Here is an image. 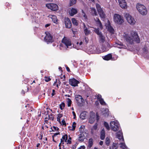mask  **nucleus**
Returning <instances> with one entry per match:
<instances>
[{
  "mask_svg": "<svg viewBox=\"0 0 149 149\" xmlns=\"http://www.w3.org/2000/svg\"><path fill=\"white\" fill-rule=\"evenodd\" d=\"M130 34L131 35L125 33H124V38L127 43L132 45L134 41L137 43H140V39L136 32L132 31Z\"/></svg>",
  "mask_w": 149,
  "mask_h": 149,
  "instance_id": "1",
  "label": "nucleus"
},
{
  "mask_svg": "<svg viewBox=\"0 0 149 149\" xmlns=\"http://www.w3.org/2000/svg\"><path fill=\"white\" fill-rule=\"evenodd\" d=\"M88 54H99L102 53L99 48L95 46H89L87 49Z\"/></svg>",
  "mask_w": 149,
  "mask_h": 149,
  "instance_id": "2",
  "label": "nucleus"
},
{
  "mask_svg": "<svg viewBox=\"0 0 149 149\" xmlns=\"http://www.w3.org/2000/svg\"><path fill=\"white\" fill-rule=\"evenodd\" d=\"M95 120H96L97 122H98L99 120V116L97 113L95 115L94 112L91 111L90 113L89 122L91 124L93 123Z\"/></svg>",
  "mask_w": 149,
  "mask_h": 149,
  "instance_id": "3",
  "label": "nucleus"
},
{
  "mask_svg": "<svg viewBox=\"0 0 149 149\" xmlns=\"http://www.w3.org/2000/svg\"><path fill=\"white\" fill-rule=\"evenodd\" d=\"M136 8L141 14L143 15H145L147 14V10L143 5L138 3L136 5Z\"/></svg>",
  "mask_w": 149,
  "mask_h": 149,
  "instance_id": "4",
  "label": "nucleus"
},
{
  "mask_svg": "<svg viewBox=\"0 0 149 149\" xmlns=\"http://www.w3.org/2000/svg\"><path fill=\"white\" fill-rule=\"evenodd\" d=\"M113 21L115 23L119 24H121L124 22L123 17L117 14H114Z\"/></svg>",
  "mask_w": 149,
  "mask_h": 149,
  "instance_id": "5",
  "label": "nucleus"
},
{
  "mask_svg": "<svg viewBox=\"0 0 149 149\" xmlns=\"http://www.w3.org/2000/svg\"><path fill=\"white\" fill-rule=\"evenodd\" d=\"M111 128L114 131H117L120 130V125L117 121H111L110 123Z\"/></svg>",
  "mask_w": 149,
  "mask_h": 149,
  "instance_id": "6",
  "label": "nucleus"
},
{
  "mask_svg": "<svg viewBox=\"0 0 149 149\" xmlns=\"http://www.w3.org/2000/svg\"><path fill=\"white\" fill-rule=\"evenodd\" d=\"M76 103L78 106L81 107L84 103V100L82 97L80 95H77L75 96Z\"/></svg>",
  "mask_w": 149,
  "mask_h": 149,
  "instance_id": "7",
  "label": "nucleus"
},
{
  "mask_svg": "<svg viewBox=\"0 0 149 149\" xmlns=\"http://www.w3.org/2000/svg\"><path fill=\"white\" fill-rule=\"evenodd\" d=\"M127 22L131 25H133L135 23L134 18L128 13H126L125 15Z\"/></svg>",
  "mask_w": 149,
  "mask_h": 149,
  "instance_id": "8",
  "label": "nucleus"
},
{
  "mask_svg": "<svg viewBox=\"0 0 149 149\" xmlns=\"http://www.w3.org/2000/svg\"><path fill=\"white\" fill-rule=\"evenodd\" d=\"M45 33L46 35L44 38V41L47 44L52 43L53 42L52 36L48 32H45Z\"/></svg>",
  "mask_w": 149,
  "mask_h": 149,
  "instance_id": "9",
  "label": "nucleus"
},
{
  "mask_svg": "<svg viewBox=\"0 0 149 149\" xmlns=\"http://www.w3.org/2000/svg\"><path fill=\"white\" fill-rule=\"evenodd\" d=\"M46 6L48 9L54 11L57 10L58 8V6L57 5L53 3L47 4L46 5Z\"/></svg>",
  "mask_w": 149,
  "mask_h": 149,
  "instance_id": "10",
  "label": "nucleus"
},
{
  "mask_svg": "<svg viewBox=\"0 0 149 149\" xmlns=\"http://www.w3.org/2000/svg\"><path fill=\"white\" fill-rule=\"evenodd\" d=\"M62 42L65 45L67 48H71L70 47H71L72 44L70 40L69 39L64 37L62 40Z\"/></svg>",
  "mask_w": 149,
  "mask_h": 149,
  "instance_id": "11",
  "label": "nucleus"
},
{
  "mask_svg": "<svg viewBox=\"0 0 149 149\" xmlns=\"http://www.w3.org/2000/svg\"><path fill=\"white\" fill-rule=\"evenodd\" d=\"M112 47V46L108 42H105L102 45V50H100L102 52H105L109 50V49Z\"/></svg>",
  "mask_w": 149,
  "mask_h": 149,
  "instance_id": "12",
  "label": "nucleus"
},
{
  "mask_svg": "<svg viewBox=\"0 0 149 149\" xmlns=\"http://www.w3.org/2000/svg\"><path fill=\"white\" fill-rule=\"evenodd\" d=\"M70 84L72 86L75 87L78 86L79 82L74 78L70 79L69 80Z\"/></svg>",
  "mask_w": 149,
  "mask_h": 149,
  "instance_id": "13",
  "label": "nucleus"
},
{
  "mask_svg": "<svg viewBox=\"0 0 149 149\" xmlns=\"http://www.w3.org/2000/svg\"><path fill=\"white\" fill-rule=\"evenodd\" d=\"M64 22L65 26L67 28L70 29L71 27L72 24L68 18H65Z\"/></svg>",
  "mask_w": 149,
  "mask_h": 149,
  "instance_id": "14",
  "label": "nucleus"
},
{
  "mask_svg": "<svg viewBox=\"0 0 149 149\" xmlns=\"http://www.w3.org/2000/svg\"><path fill=\"white\" fill-rule=\"evenodd\" d=\"M116 136L117 138L121 141H124L123 133L120 130L117 132Z\"/></svg>",
  "mask_w": 149,
  "mask_h": 149,
  "instance_id": "15",
  "label": "nucleus"
},
{
  "mask_svg": "<svg viewBox=\"0 0 149 149\" xmlns=\"http://www.w3.org/2000/svg\"><path fill=\"white\" fill-rule=\"evenodd\" d=\"M84 24V33L86 36H87L91 33V30L89 29L86 26L85 24L83 23Z\"/></svg>",
  "mask_w": 149,
  "mask_h": 149,
  "instance_id": "16",
  "label": "nucleus"
},
{
  "mask_svg": "<svg viewBox=\"0 0 149 149\" xmlns=\"http://www.w3.org/2000/svg\"><path fill=\"white\" fill-rule=\"evenodd\" d=\"M118 2L120 7L125 8L127 6L125 0H118Z\"/></svg>",
  "mask_w": 149,
  "mask_h": 149,
  "instance_id": "17",
  "label": "nucleus"
},
{
  "mask_svg": "<svg viewBox=\"0 0 149 149\" xmlns=\"http://www.w3.org/2000/svg\"><path fill=\"white\" fill-rule=\"evenodd\" d=\"M106 27L108 31L111 33H114V30L112 27L110 25V23H108L107 26Z\"/></svg>",
  "mask_w": 149,
  "mask_h": 149,
  "instance_id": "18",
  "label": "nucleus"
},
{
  "mask_svg": "<svg viewBox=\"0 0 149 149\" xmlns=\"http://www.w3.org/2000/svg\"><path fill=\"white\" fill-rule=\"evenodd\" d=\"M77 9L73 8H72L71 9L69 12V14L72 16L76 14L77 13Z\"/></svg>",
  "mask_w": 149,
  "mask_h": 149,
  "instance_id": "19",
  "label": "nucleus"
},
{
  "mask_svg": "<svg viewBox=\"0 0 149 149\" xmlns=\"http://www.w3.org/2000/svg\"><path fill=\"white\" fill-rule=\"evenodd\" d=\"M38 14H35V16H31V18L32 19L33 22H35L36 23H38V17L37 16Z\"/></svg>",
  "mask_w": 149,
  "mask_h": 149,
  "instance_id": "20",
  "label": "nucleus"
},
{
  "mask_svg": "<svg viewBox=\"0 0 149 149\" xmlns=\"http://www.w3.org/2000/svg\"><path fill=\"white\" fill-rule=\"evenodd\" d=\"M49 17L52 18V21L55 23L57 24L58 23V19L57 17L55 15H50Z\"/></svg>",
  "mask_w": 149,
  "mask_h": 149,
  "instance_id": "21",
  "label": "nucleus"
},
{
  "mask_svg": "<svg viewBox=\"0 0 149 149\" xmlns=\"http://www.w3.org/2000/svg\"><path fill=\"white\" fill-rule=\"evenodd\" d=\"M105 136V133L104 129H103L100 132V138L102 140L104 139Z\"/></svg>",
  "mask_w": 149,
  "mask_h": 149,
  "instance_id": "22",
  "label": "nucleus"
},
{
  "mask_svg": "<svg viewBox=\"0 0 149 149\" xmlns=\"http://www.w3.org/2000/svg\"><path fill=\"white\" fill-rule=\"evenodd\" d=\"M85 139V136L84 133H80L79 135L78 141H79L82 142Z\"/></svg>",
  "mask_w": 149,
  "mask_h": 149,
  "instance_id": "23",
  "label": "nucleus"
},
{
  "mask_svg": "<svg viewBox=\"0 0 149 149\" xmlns=\"http://www.w3.org/2000/svg\"><path fill=\"white\" fill-rule=\"evenodd\" d=\"M100 16L102 18H104L105 17V15L102 9H99L98 11Z\"/></svg>",
  "mask_w": 149,
  "mask_h": 149,
  "instance_id": "24",
  "label": "nucleus"
},
{
  "mask_svg": "<svg viewBox=\"0 0 149 149\" xmlns=\"http://www.w3.org/2000/svg\"><path fill=\"white\" fill-rule=\"evenodd\" d=\"M112 55L111 54H109L106 56H105L103 57L104 59L105 60L108 61L112 58Z\"/></svg>",
  "mask_w": 149,
  "mask_h": 149,
  "instance_id": "25",
  "label": "nucleus"
},
{
  "mask_svg": "<svg viewBox=\"0 0 149 149\" xmlns=\"http://www.w3.org/2000/svg\"><path fill=\"white\" fill-rule=\"evenodd\" d=\"M98 26L101 29L102 28V26L101 22L98 18H97L95 19Z\"/></svg>",
  "mask_w": 149,
  "mask_h": 149,
  "instance_id": "26",
  "label": "nucleus"
},
{
  "mask_svg": "<svg viewBox=\"0 0 149 149\" xmlns=\"http://www.w3.org/2000/svg\"><path fill=\"white\" fill-rule=\"evenodd\" d=\"M90 12L93 15L96 16L97 15V13L95 9L93 8H91Z\"/></svg>",
  "mask_w": 149,
  "mask_h": 149,
  "instance_id": "27",
  "label": "nucleus"
},
{
  "mask_svg": "<svg viewBox=\"0 0 149 149\" xmlns=\"http://www.w3.org/2000/svg\"><path fill=\"white\" fill-rule=\"evenodd\" d=\"M93 139L91 138L89 139L88 141V147H89V148H91L93 145Z\"/></svg>",
  "mask_w": 149,
  "mask_h": 149,
  "instance_id": "28",
  "label": "nucleus"
},
{
  "mask_svg": "<svg viewBox=\"0 0 149 149\" xmlns=\"http://www.w3.org/2000/svg\"><path fill=\"white\" fill-rule=\"evenodd\" d=\"M99 41L100 43H104L105 41V38L104 36L102 34L99 36Z\"/></svg>",
  "mask_w": 149,
  "mask_h": 149,
  "instance_id": "29",
  "label": "nucleus"
},
{
  "mask_svg": "<svg viewBox=\"0 0 149 149\" xmlns=\"http://www.w3.org/2000/svg\"><path fill=\"white\" fill-rule=\"evenodd\" d=\"M86 111L82 112L80 115V118L82 119H85V118L86 117Z\"/></svg>",
  "mask_w": 149,
  "mask_h": 149,
  "instance_id": "30",
  "label": "nucleus"
},
{
  "mask_svg": "<svg viewBox=\"0 0 149 149\" xmlns=\"http://www.w3.org/2000/svg\"><path fill=\"white\" fill-rule=\"evenodd\" d=\"M121 145L120 147L123 149H127V147L126 146L125 143H120Z\"/></svg>",
  "mask_w": 149,
  "mask_h": 149,
  "instance_id": "31",
  "label": "nucleus"
},
{
  "mask_svg": "<svg viewBox=\"0 0 149 149\" xmlns=\"http://www.w3.org/2000/svg\"><path fill=\"white\" fill-rule=\"evenodd\" d=\"M76 125V123L75 122H74L72 123V127H70L71 128V129H70V130L72 131H74Z\"/></svg>",
  "mask_w": 149,
  "mask_h": 149,
  "instance_id": "32",
  "label": "nucleus"
},
{
  "mask_svg": "<svg viewBox=\"0 0 149 149\" xmlns=\"http://www.w3.org/2000/svg\"><path fill=\"white\" fill-rule=\"evenodd\" d=\"M66 101L68 104V107H70L72 103V101L69 98H67L66 100Z\"/></svg>",
  "mask_w": 149,
  "mask_h": 149,
  "instance_id": "33",
  "label": "nucleus"
},
{
  "mask_svg": "<svg viewBox=\"0 0 149 149\" xmlns=\"http://www.w3.org/2000/svg\"><path fill=\"white\" fill-rule=\"evenodd\" d=\"M72 24L76 26L78 25V23L77 22V20L74 18H73L72 19Z\"/></svg>",
  "mask_w": 149,
  "mask_h": 149,
  "instance_id": "34",
  "label": "nucleus"
},
{
  "mask_svg": "<svg viewBox=\"0 0 149 149\" xmlns=\"http://www.w3.org/2000/svg\"><path fill=\"white\" fill-rule=\"evenodd\" d=\"M104 125L108 130H109L110 127L109 125L107 122H104Z\"/></svg>",
  "mask_w": 149,
  "mask_h": 149,
  "instance_id": "35",
  "label": "nucleus"
},
{
  "mask_svg": "<svg viewBox=\"0 0 149 149\" xmlns=\"http://www.w3.org/2000/svg\"><path fill=\"white\" fill-rule=\"evenodd\" d=\"M117 44L118 46V47L119 48H123L124 46L123 44L120 42H119L118 43H117Z\"/></svg>",
  "mask_w": 149,
  "mask_h": 149,
  "instance_id": "36",
  "label": "nucleus"
},
{
  "mask_svg": "<svg viewBox=\"0 0 149 149\" xmlns=\"http://www.w3.org/2000/svg\"><path fill=\"white\" fill-rule=\"evenodd\" d=\"M100 104L102 105H106L107 104L104 100L102 99H101L99 101Z\"/></svg>",
  "mask_w": 149,
  "mask_h": 149,
  "instance_id": "37",
  "label": "nucleus"
},
{
  "mask_svg": "<svg viewBox=\"0 0 149 149\" xmlns=\"http://www.w3.org/2000/svg\"><path fill=\"white\" fill-rule=\"evenodd\" d=\"M63 116V115L61 114H58V116L57 117V121L61 123V120L60 118L62 117Z\"/></svg>",
  "mask_w": 149,
  "mask_h": 149,
  "instance_id": "38",
  "label": "nucleus"
},
{
  "mask_svg": "<svg viewBox=\"0 0 149 149\" xmlns=\"http://www.w3.org/2000/svg\"><path fill=\"white\" fill-rule=\"evenodd\" d=\"M104 111H105V113H103L104 116H108L109 115V110L108 109L105 108L104 109Z\"/></svg>",
  "mask_w": 149,
  "mask_h": 149,
  "instance_id": "39",
  "label": "nucleus"
},
{
  "mask_svg": "<svg viewBox=\"0 0 149 149\" xmlns=\"http://www.w3.org/2000/svg\"><path fill=\"white\" fill-rule=\"evenodd\" d=\"M77 1V0H70V6H71L72 5L75 4Z\"/></svg>",
  "mask_w": 149,
  "mask_h": 149,
  "instance_id": "40",
  "label": "nucleus"
},
{
  "mask_svg": "<svg viewBox=\"0 0 149 149\" xmlns=\"http://www.w3.org/2000/svg\"><path fill=\"white\" fill-rule=\"evenodd\" d=\"M110 140L108 137H107L105 139L106 144L107 146H109L110 143Z\"/></svg>",
  "mask_w": 149,
  "mask_h": 149,
  "instance_id": "41",
  "label": "nucleus"
},
{
  "mask_svg": "<svg viewBox=\"0 0 149 149\" xmlns=\"http://www.w3.org/2000/svg\"><path fill=\"white\" fill-rule=\"evenodd\" d=\"M95 32L99 36H100V35L102 34L101 32H100L99 30L98 29H95Z\"/></svg>",
  "mask_w": 149,
  "mask_h": 149,
  "instance_id": "42",
  "label": "nucleus"
},
{
  "mask_svg": "<svg viewBox=\"0 0 149 149\" xmlns=\"http://www.w3.org/2000/svg\"><path fill=\"white\" fill-rule=\"evenodd\" d=\"M84 43L87 44L88 42V39L87 37H85L83 40Z\"/></svg>",
  "mask_w": 149,
  "mask_h": 149,
  "instance_id": "43",
  "label": "nucleus"
},
{
  "mask_svg": "<svg viewBox=\"0 0 149 149\" xmlns=\"http://www.w3.org/2000/svg\"><path fill=\"white\" fill-rule=\"evenodd\" d=\"M68 138V135L67 134H65V135L63 136L62 139L63 140H65V142H67Z\"/></svg>",
  "mask_w": 149,
  "mask_h": 149,
  "instance_id": "44",
  "label": "nucleus"
},
{
  "mask_svg": "<svg viewBox=\"0 0 149 149\" xmlns=\"http://www.w3.org/2000/svg\"><path fill=\"white\" fill-rule=\"evenodd\" d=\"M117 143H113V144L112 147H111L112 149H117L118 147L117 146Z\"/></svg>",
  "mask_w": 149,
  "mask_h": 149,
  "instance_id": "45",
  "label": "nucleus"
},
{
  "mask_svg": "<svg viewBox=\"0 0 149 149\" xmlns=\"http://www.w3.org/2000/svg\"><path fill=\"white\" fill-rule=\"evenodd\" d=\"M65 106V104L63 102H62L60 106V108L61 110H62L63 109H64Z\"/></svg>",
  "mask_w": 149,
  "mask_h": 149,
  "instance_id": "46",
  "label": "nucleus"
},
{
  "mask_svg": "<svg viewBox=\"0 0 149 149\" xmlns=\"http://www.w3.org/2000/svg\"><path fill=\"white\" fill-rule=\"evenodd\" d=\"M82 11V15L83 16V17L84 18V19H87V16L86 15V14L84 13V11L83 10H81Z\"/></svg>",
  "mask_w": 149,
  "mask_h": 149,
  "instance_id": "47",
  "label": "nucleus"
},
{
  "mask_svg": "<svg viewBox=\"0 0 149 149\" xmlns=\"http://www.w3.org/2000/svg\"><path fill=\"white\" fill-rule=\"evenodd\" d=\"M143 52L144 54H147L148 52V50H147V48L146 47H144L142 49Z\"/></svg>",
  "mask_w": 149,
  "mask_h": 149,
  "instance_id": "48",
  "label": "nucleus"
},
{
  "mask_svg": "<svg viewBox=\"0 0 149 149\" xmlns=\"http://www.w3.org/2000/svg\"><path fill=\"white\" fill-rule=\"evenodd\" d=\"M71 138L69 136V139L68 140L67 139L66 142H67L68 144H68H70L71 143Z\"/></svg>",
  "mask_w": 149,
  "mask_h": 149,
  "instance_id": "49",
  "label": "nucleus"
},
{
  "mask_svg": "<svg viewBox=\"0 0 149 149\" xmlns=\"http://www.w3.org/2000/svg\"><path fill=\"white\" fill-rule=\"evenodd\" d=\"M47 118H48V119L51 120L52 121H53L54 119V116H50V115H48Z\"/></svg>",
  "mask_w": 149,
  "mask_h": 149,
  "instance_id": "50",
  "label": "nucleus"
},
{
  "mask_svg": "<svg viewBox=\"0 0 149 149\" xmlns=\"http://www.w3.org/2000/svg\"><path fill=\"white\" fill-rule=\"evenodd\" d=\"M79 131L80 133H84L83 132H84V129L83 128H82L81 126L79 128Z\"/></svg>",
  "mask_w": 149,
  "mask_h": 149,
  "instance_id": "51",
  "label": "nucleus"
},
{
  "mask_svg": "<svg viewBox=\"0 0 149 149\" xmlns=\"http://www.w3.org/2000/svg\"><path fill=\"white\" fill-rule=\"evenodd\" d=\"M53 128H54L53 130L54 132L55 131H58L59 130V128L56 127L54 126L53 127Z\"/></svg>",
  "mask_w": 149,
  "mask_h": 149,
  "instance_id": "52",
  "label": "nucleus"
},
{
  "mask_svg": "<svg viewBox=\"0 0 149 149\" xmlns=\"http://www.w3.org/2000/svg\"><path fill=\"white\" fill-rule=\"evenodd\" d=\"M96 7L97 11H98V10L99 9H100L101 10L102 9L101 8V7L100 6V5H99V4H96Z\"/></svg>",
  "mask_w": 149,
  "mask_h": 149,
  "instance_id": "53",
  "label": "nucleus"
},
{
  "mask_svg": "<svg viewBox=\"0 0 149 149\" xmlns=\"http://www.w3.org/2000/svg\"><path fill=\"white\" fill-rule=\"evenodd\" d=\"M97 123H96L93 126V129L94 130H96L97 128Z\"/></svg>",
  "mask_w": 149,
  "mask_h": 149,
  "instance_id": "54",
  "label": "nucleus"
},
{
  "mask_svg": "<svg viewBox=\"0 0 149 149\" xmlns=\"http://www.w3.org/2000/svg\"><path fill=\"white\" fill-rule=\"evenodd\" d=\"M60 132H57L55 133L52 136V138H54V137H55L57 135H60Z\"/></svg>",
  "mask_w": 149,
  "mask_h": 149,
  "instance_id": "55",
  "label": "nucleus"
},
{
  "mask_svg": "<svg viewBox=\"0 0 149 149\" xmlns=\"http://www.w3.org/2000/svg\"><path fill=\"white\" fill-rule=\"evenodd\" d=\"M51 79L50 78H47V77H46L45 78V80L46 82H48Z\"/></svg>",
  "mask_w": 149,
  "mask_h": 149,
  "instance_id": "56",
  "label": "nucleus"
},
{
  "mask_svg": "<svg viewBox=\"0 0 149 149\" xmlns=\"http://www.w3.org/2000/svg\"><path fill=\"white\" fill-rule=\"evenodd\" d=\"M97 99L99 101L101 99H102V96L101 95H97Z\"/></svg>",
  "mask_w": 149,
  "mask_h": 149,
  "instance_id": "57",
  "label": "nucleus"
},
{
  "mask_svg": "<svg viewBox=\"0 0 149 149\" xmlns=\"http://www.w3.org/2000/svg\"><path fill=\"white\" fill-rule=\"evenodd\" d=\"M85 147L84 146H82L79 148L77 149H85Z\"/></svg>",
  "mask_w": 149,
  "mask_h": 149,
  "instance_id": "58",
  "label": "nucleus"
},
{
  "mask_svg": "<svg viewBox=\"0 0 149 149\" xmlns=\"http://www.w3.org/2000/svg\"><path fill=\"white\" fill-rule=\"evenodd\" d=\"M61 122L62 123V125H66V123H65V121L64 120V119L63 120H62Z\"/></svg>",
  "mask_w": 149,
  "mask_h": 149,
  "instance_id": "59",
  "label": "nucleus"
},
{
  "mask_svg": "<svg viewBox=\"0 0 149 149\" xmlns=\"http://www.w3.org/2000/svg\"><path fill=\"white\" fill-rule=\"evenodd\" d=\"M48 118L47 117L46 118H45V122L46 123H48V121L49 119H48Z\"/></svg>",
  "mask_w": 149,
  "mask_h": 149,
  "instance_id": "60",
  "label": "nucleus"
},
{
  "mask_svg": "<svg viewBox=\"0 0 149 149\" xmlns=\"http://www.w3.org/2000/svg\"><path fill=\"white\" fill-rule=\"evenodd\" d=\"M55 90L54 89L52 90V95L53 96L55 95Z\"/></svg>",
  "mask_w": 149,
  "mask_h": 149,
  "instance_id": "61",
  "label": "nucleus"
},
{
  "mask_svg": "<svg viewBox=\"0 0 149 149\" xmlns=\"http://www.w3.org/2000/svg\"><path fill=\"white\" fill-rule=\"evenodd\" d=\"M72 113L73 114V115L74 116V118H75V117H76V114L75 113V112L74 111H73L72 112Z\"/></svg>",
  "mask_w": 149,
  "mask_h": 149,
  "instance_id": "62",
  "label": "nucleus"
},
{
  "mask_svg": "<svg viewBox=\"0 0 149 149\" xmlns=\"http://www.w3.org/2000/svg\"><path fill=\"white\" fill-rule=\"evenodd\" d=\"M66 69L67 71L68 72H69L70 71V69L66 65Z\"/></svg>",
  "mask_w": 149,
  "mask_h": 149,
  "instance_id": "63",
  "label": "nucleus"
},
{
  "mask_svg": "<svg viewBox=\"0 0 149 149\" xmlns=\"http://www.w3.org/2000/svg\"><path fill=\"white\" fill-rule=\"evenodd\" d=\"M103 141H100L99 142V144L101 146H102L103 144Z\"/></svg>",
  "mask_w": 149,
  "mask_h": 149,
  "instance_id": "64",
  "label": "nucleus"
}]
</instances>
